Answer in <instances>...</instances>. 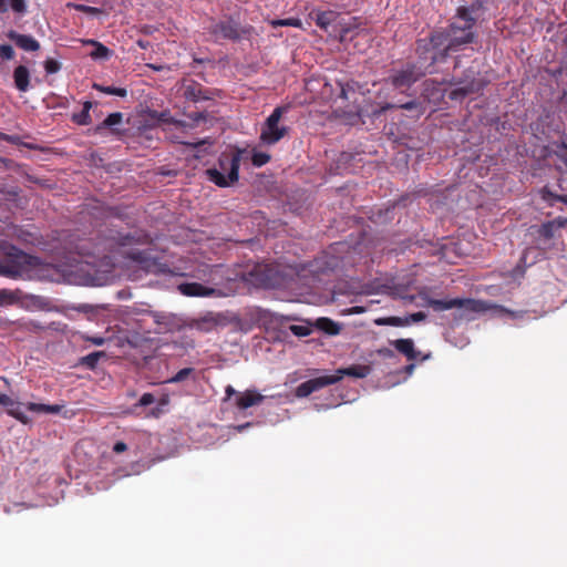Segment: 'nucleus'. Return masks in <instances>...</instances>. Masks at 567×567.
Instances as JSON below:
<instances>
[{"label":"nucleus","instance_id":"2eb2a0df","mask_svg":"<svg viewBox=\"0 0 567 567\" xmlns=\"http://www.w3.org/2000/svg\"><path fill=\"white\" fill-rule=\"evenodd\" d=\"M339 13L333 10H311L309 13V18L315 21L317 27H319L323 31H328L329 27L337 21Z\"/></svg>","mask_w":567,"mask_h":567},{"label":"nucleus","instance_id":"49530a36","mask_svg":"<svg viewBox=\"0 0 567 567\" xmlns=\"http://www.w3.org/2000/svg\"><path fill=\"white\" fill-rule=\"evenodd\" d=\"M394 105L391 104V103H385L384 105L380 106V107H377V109H373L370 113V115L372 117H378L380 116L383 112L390 110V109H393Z\"/></svg>","mask_w":567,"mask_h":567},{"label":"nucleus","instance_id":"f257e3e1","mask_svg":"<svg viewBox=\"0 0 567 567\" xmlns=\"http://www.w3.org/2000/svg\"><path fill=\"white\" fill-rule=\"evenodd\" d=\"M152 237L143 230L123 233L115 228H106L99 237L92 255L103 259H111L112 255L120 254L142 268H150L155 264L152 248L140 249L138 246H150Z\"/></svg>","mask_w":567,"mask_h":567},{"label":"nucleus","instance_id":"72a5a7b5","mask_svg":"<svg viewBox=\"0 0 567 567\" xmlns=\"http://www.w3.org/2000/svg\"><path fill=\"white\" fill-rule=\"evenodd\" d=\"M194 372L193 368H184L181 369L174 377H172L167 382L169 383H178L186 380Z\"/></svg>","mask_w":567,"mask_h":567},{"label":"nucleus","instance_id":"5701e85b","mask_svg":"<svg viewBox=\"0 0 567 567\" xmlns=\"http://www.w3.org/2000/svg\"><path fill=\"white\" fill-rule=\"evenodd\" d=\"M92 107V102L86 101L83 103V109L80 113H75L72 115V121L78 125H89L91 123L90 110Z\"/></svg>","mask_w":567,"mask_h":567},{"label":"nucleus","instance_id":"2f4dec72","mask_svg":"<svg viewBox=\"0 0 567 567\" xmlns=\"http://www.w3.org/2000/svg\"><path fill=\"white\" fill-rule=\"evenodd\" d=\"M540 197L549 206H554L556 202H559L556 197H560V195L553 193L548 187L545 186L540 189Z\"/></svg>","mask_w":567,"mask_h":567},{"label":"nucleus","instance_id":"de8ad7c7","mask_svg":"<svg viewBox=\"0 0 567 567\" xmlns=\"http://www.w3.org/2000/svg\"><path fill=\"white\" fill-rule=\"evenodd\" d=\"M377 353L382 357V358H386V359H392L394 358L395 353L393 350H391L390 348H380L377 350Z\"/></svg>","mask_w":567,"mask_h":567},{"label":"nucleus","instance_id":"603ef678","mask_svg":"<svg viewBox=\"0 0 567 567\" xmlns=\"http://www.w3.org/2000/svg\"><path fill=\"white\" fill-rule=\"evenodd\" d=\"M0 404L4 405V406H12V405H14V402L7 394L0 393Z\"/></svg>","mask_w":567,"mask_h":567},{"label":"nucleus","instance_id":"39448f33","mask_svg":"<svg viewBox=\"0 0 567 567\" xmlns=\"http://www.w3.org/2000/svg\"><path fill=\"white\" fill-rule=\"evenodd\" d=\"M240 161V150L231 153H221L217 165L205 171L207 179L218 187L230 186L239 178Z\"/></svg>","mask_w":567,"mask_h":567},{"label":"nucleus","instance_id":"9b49d317","mask_svg":"<svg viewBox=\"0 0 567 567\" xmlns=\"http://www.w3.org/2000/svg\"><path fill=\"white\" fill-rule=\"evenodd\" d=\"M208 32L217 40L226 39L236 41L240 39V25L231 18L213 21V23L208 27Z\"/></svg>","mask_w":567,"mask_h":567},{"label":"nucleus","instance_id":"b1692460","mask_svg":"<svg viewBox=\"0 0 567 567\" xmlns=\"http://www.w3.org/2000/svg\"><path fill=\"white\" fill-rule=\"evenodd\" d=\"M377 326L405 327L408 326L406 317H383L375 319Z\"/></svg>","mask_w":567,"mask_h":567},{"label":"nucleus","instance_id":"dca6fc26","mask_svg":"<svg viewBox=\"0 0 567 567\" xmlns=\"http://www.w3.org/2000/svg\"><path fill=\"white\" fill-rule=\"evenodd\" d=\"M7 37L11 41H13L17 44V47H19L20 49H22L24 51L34 52V51H38L40 49L39 41H37L31 35L21 34V33L14 31V30H10L7 33Z\"/></svg>","mask_w":567,"mask_h":567},{"label":"nucleus","instance_id":"4468645a","mask_svg":"<svg viewBox=\"0 0 567 567\" xmlns=\"http://www.w3.org/2000/svg\"><path fill=\"white\" fill-rule=\"evenodd\" d=\"M178 291L187 297H210L215 295V289L204 286L199 282H183L177 287Z\"/></svg>","mask_w":567,"mask_h":567},{"label":"nucleus","instance_id":"bb28decb","mask_svg":"<svg viewBox=\"0 0 567 567\" xmlns=\"http://www.w3.org/2000/svg\"><path fill=\"white\" fill-rule=\"evenodd\" d=\"M271 25L274 28L276 27H295V28H302V22L298 18H287V19H279L271 21Z\"/></svg>","mask_w":567,"mask_h":567},{"label":"nucleus","instance_id":"7c9ffc66","mask_svg":"<svg viewBox=\"0 0 567 567\" xmlns=\"http://www.w3.org/2000/svg\"><path fill=\"white\" fill-rule=\"evenodd\" d=\"M270 155L265 152H254L251 156V163L256 167H261L270 161Z\"/></svg>","mask_w":567,"mask_h":567},{"label":"nucleus","instance_id":"f3484780","mask_svg":"<svg viewBox=\"0 0 567 567\" xmlns=\"http://www.w3.org/2000/svg\"><path fill=\"white\" fill-rule=\"evenodd\" d=\"M218 324V320L213 312H208L203 317L193 318L188 321L187 327L200 332H210Z\"/></svg>","mask_w":567,"mask_h":567},{"label":"nucleus","instance_id":"a18cd8bd","mask_svg":"<svg viewBox=\"0 0 567 567\" xmlns=\"http://www.w3.org/2000/svg\"><path fill=\"white\" fill-rule=\"evenodd\" d=\"M425 318H426V315L424 312H422V311L414 312L406 317L408 326L412 322L423 321V320H425Z\"/></svg>","mask_w":567,"mask_h":567},{"label":"nucleus","instance_id":"c9c22d12","mask_svg":"<svg viewBox=\"0 0 567 567\" xmlns=\"http://www.w3.org/2000/svg\"><path fill=\"white\" fill-rule=\"evenodd\" d=\"M44 70L48 74L58 73L61 70V63L52 58H48L44 61Z\"/></svg>","mask_w":567,"mask_h":567},{"label":"nucleus","instance_id":"864d4df0","mask_svg":"<svg viewBox=\"0 0 567 567\" xmlns=\"http://www.w3.org/2000/svg\"><path fill=\"white\" fill-rule=\"evenodd\" d=\"M189 118H192L195 122H199L206 118L205 114L202 112H195L189 114Z\"/></svg>","mask_w":567,"mask_h":567},{"label":"nucleus","instance_id":"6e6552de","mask_svg":"<svg viewBox=\"0 0 567 567\" xmlns=\"http://www.w3.org/2000/svg\"><path fill=\"white\" fill-rule=\"evenodd\" d=\"M427 73L432 74L434 70L417 66L416 63H406L402 69L394 71L389 81L395 89H409Z\"/></svg>","mask_w":567,"mask_h":567},{"label":"nucleus","instance_id":"6e6d98bb","mask_svg":"<svg viewBox=\"0 0 567 567\" xmlns=\"http://www.w3.org/2000/svg\"><path fill=\"white\" fill-rule=\"evenodd\" d=\"M182 144L187 145V146H192L194 148H198L200 145L206 144V141L203 140V141H198V142H182Z\"/></svg>","mask_w":567,"mask_h":567},{"label":"nucleus","instance_id":"3c124183","mask_svg":"<svg viewBox=\"0 0 567 567\" xmlns=\"http://www.w3.org/2000/svg\"><path fill=\"white\" fill-rule=\"evenodd\" d=\"M126 450H127V445L122 441H118L113 445V452L116 454L123 453Z\"/></svg>","mask_w":567,"mask_h":567},{"label":"nucleus","instance_id":"473e14b6","mask_svg":"<svg viewBox=\"0 0 567 567\" xmlns=\"http://www.w3.org/2000/svg\"><path fill=\"white\" fill-rule=\"evenodd\" d=\"M7 412L23 424H28L30 422V419L20 410L19 405L10 406Z\"/></svg>","mask_w":567,"mask_h":567},{"label":"nucleus","instance_id":"37998d69","mask_svg":"<svg viewBox=\"0 0 567 567\" xmlns=\"http://www.w3.org/2000/svg\"><path fill=\"white\" fill-rule=\"evenodd\" d=\"M339 86H340V93H339V97L342 99V100H348L349 99V92L350 91H354L353 86L349 83L347 84H342V83H338Z\"/></svg>","mask_w":567,"mask_h":567},{"label":"nucleus","instance_id":"6ab92c4d","mask_svg":"<svg viewBox=\"0 0 567 567\" xmlns=\"http://www.w3.org/2000/svg\"><path fill=\"white\" fill-rule=\"evenodd\" d=\"M184 96L186 100L192 102L210 99L203 85L195 81L185 86Z\"/></svg>","mask_w":567,"mask_h":567},{"label":"nucleus","instance_id":"4be33fe9","mask_svg":"<svg viewBox=\"0 0 567 567\" xmlns=\"http://www.w3.org/2000/svg\"><path fill=\"white\" fill-rule=\"evenodd\" d=\"M86 43L94 47V50L90 53L94 60H106L112 54V51L99 41L89 40Z\"/></svg>","mask_w":567,"mask_h":567},{"label":"nucleus","instance_id":"5fc2aeb1","mask_svg":"<svg viewBox=\"0 0 567 567\" xmlns=\"http://www.w3.org/2000/svg\"><path fill=\"white\" fill-rule=\"evenodd\" d=\"M225 393H226V399H230L233 395H238L239 394V393H237V391L231 385H227L226 386Z\"/></svg>","mask_w":567,"mask_h":567},{"label":"nucleus","instance_id":"9d476101","mask_svg":"<svg viewBox=\"0 0 567 567\" xmlns=\"http://www.w3.org/2000/svg\"><path fill=\"white\" fill-rule=\"evenodd\" d=\"M12 258L0 260V276L16 278L21 276L25 265H31L32 257L23 251L10 255Z\"/></svg>","mask_w":567,"mask_h":567},{"label":"nucleus","instance_id":"c03bdc74","mask_svg":"<svg viewBox=\"0 0 567 567\" xmlns=\"http://www.w3.org/2000/svg\"><path fill=\"white\" fill-rule=\"evenodd\" d=\"M155 402V398L152 393H144L141 399L138 400V403L136 405L138 406H147Z\"/></svg>","mask_w":567,"mask_h":567},{"label":"nucleus","instance_id":"69168bd1","mask_svg":"<svg viewBox=\"0 0 567 567\" xmlns=\"http://www.w3.org/2000/svg\"><path fill=\"white\" fill-rule=\"evenodd\" d=\"M137 43L142 49H146V44L142 40H140Z\"/></svg>","mask_w":567,"mask_h":567},{"label":"nucleus","instance_id":"a878e982","mask_svg":"<svg viewBox=\"0 0 567 567\" xmlns=\"http://www.w3.org/2000/svg\"><path fill=\"white\" fill-rule=\"evenodd\" d=\"M93 89H95L99 92L109 94V95H116L120 97H125L127 95V90L125 87H115V86H105L102 84H93Z\"/></svg>","mask_w":567,"mask_h":567},{"label":"nucleus","instance_id":"13d9d810","mask_svg":"<svg viewBox=\"0 0 567 567\" xmlns=\"http://www.w3.org/2000/svg\"><path fill=\"white\" fill-rule=\"evenodd\" d=\"M8 143L13 144V145H19L21 143L20 136H18V135H10L9 138H8Z\"/></svg>","mask_w":567,"mask_h":567},{"label":"nucleus","instance_id":"412c9836","mask_svg":"<svg viewBox=\"0 0 567 567\" xmlns=\"http://www.w3.org/2000/svg\"><path fill=\"white\" fill-rule=\"evenodd\" d=\"M315 327L328 336H338L341 331V324L327 317L318 318Z\"/></svg>","mask_w":567,"mask_h":567},{"label":"nucleus","instance_id":"f704fd0d","mask_svg":"<svg viewBox=\"0 0 567 567\" xmlns=\"http://www.w3.org/2000/svg\"><path fill=\"white\" fill-rule=\"evenodd\" d=\"M7 3L16 13L24 14L27 12L25 0H7Z\"/></svg>","mask_w":567,"mask_h":567},{"label":"nucleus","instance_id":"1a4fd4ad","mask_svg":"<svg viewBox=\"0 0 567 567\" xmlns=\"http://www.w3.org/2000/svg\"><path fill=\"white\" fill-rule=\"evenodd\" d=\"M444 45H437L433 42V31L427 38L416 41L417 66L429 68L435 71V64L446 60L435 59L442 52Z\"/></svg>","mask_w":567,"mask_h":567},{"label":"nucleus","instance_id":"393cba45","mask_svg":"<svg viewBox=\"0 0 567 567\" xmlns=\"http://www.w3.org/2000/svg\"><path fill=\"white\" fill-rule=\"evenodd\" d=\"M106 354L104 351H95L92 353H89L85 357H82L80 360V363L87 369H95L101 358H104Z\"/></svg>","mask_w":567,"mask_h":567},{"label":"nucleus","instance_id":"09e8293b","mask_svg":"<svg viewBox=\"0 0 567 567\" xmlns=\"http://www.w3.org/2000/svg\"><path fill=\"white\" fill-rule=\"evenodd\" d=\"M83 339L85 341H89V342L93 343L94 346H103L105 343V338H103V337H89V336H85Z\"/></svg>","mask_w":567,"mask_h":567},{"label":"nucleus","instance_id":"c85d7f7f","mask_svg":"<svg viewBox=\"0 0 567 567\" xmlns=\"http://www.w3.org/2000/svg\"><path fill=\"white\" fill-rule=\"evenodd\" d=\"M556 223L553 220V221H547L545 224H543L539 229H538V234L540 237H543L544 239H551L554 237V231L556 229Z\"/></svg>","mask_w":567,"mask_h":567},{"label":"nucleus","instance_id":"cd10ccee","mask_svg":"<svg viewBox=\"0 0 567 567\" xmlns=\"http://www.w3.org/2000/svg\"><path fill=\"white\" fill-rule=\"evenodd\" d=\"M408 290V287H402L400 285H395L392 287V295L394 297H398L404 301H408V302H413L415 300V296L413 295H409L406 292Z\"/></svg>","mask_w":567,"mask_h":567},{"label":"nucleus","instance_id":"bf43d9fd","mask_svg":"<svg viewBox=\"0 0 567 567\" xmlns=\"http://www.w3.org/2000/svg\"><path fill=\"white\" fill-rule=\"evenodd\" d=\"M9 9V6L7 3V0H0V12H7Z\"/></svg>","mask_w":567,"mask_h":567},{"label":"nucleus","instance_id":"20e7f679","mask_svg":"<svg viewBox=\"0 0 567 567\" xmlns=\"http://www.w3.org/2000/svg\"><path fill=\"white\" fill-rule=\"evenodd\" d=\"M370 372L371 368L365 364H353L348 368H341L338 369L333 374L320 375L300 383L296 389V395L298 398H306L328 385L338 383L343 379V377L363 379L368 377Z\"/></svg>","mask_w":567,"mask_h":567},{"label":"nucleus","instance_id":"ea45409f","mask_svg":"<svg viewBox=\"0 0 567 567\" xmlns=\"http://www.w3.org/2000/svg\"><path fill=\"white\" fill-rule=\"evenodd\" d=\"M290 331L297 337H307L311 332L309 327L299 324L290 326Z\"/></svg>","mask_w":567,"mask_h":567},{"label":"nucleus","instance_id":"c756f323","mask_svg":"<svg viewBox=\"0 0 567 567\" xmlns=\"http://www.w3.org/2000/svg\"><path fill=\"white\" fill-rule=\"evenodd\" d=\"M18 301L17 295L8 289H0V306L13 305Z\"/></svg>","mask_w":567,"mask_h":567},{"label":"nucleus","instance_id":"f03ea898","mask_svg":"<svg viewBox=\"0 0 567 567\" xmlns=\"http://www.w3.org/2000/svg\"><path fill=\"white\" fill-rule=\"evenodd\" d=\"M476 19L467 7H460L456 16L446 28L433 30V42L444 45L435 59L446 60L452 52L458 51L463 45L474 42Z\"/></svg>","mask_w":567,"mask_h":567},{"label":"nucleus","instance_id":"58836bf2","mask_svg":"<svg viewBox=\"0 0 567 567\" xmlns=\"http://www.w3.org/2000/svg\"><path fill=\"white\" fill-rule=\"evenodd\" d=\"M0 58L4 61H10L14 58V50L9 44L0 45Z\"/></svg>","mask_w":567,"mask_h":567},{"label":"nucleus","instance_id":"8fccbe9b","mask_svg":"<svg viewBox=\"0 0 567 567\" xmlns=\"http://www.w3.org/2000/svg\"><path fill=\"white\" fill-rule=\"evenodd\" d=\"M63 405L59 404H47V414H58L61 412Z\"/></svg>","mask_w":567,"mask_h":567},{"label":"nucleus","instance_id":"7ed1b4c3","mask_svg":"<svg viewBox=\"0 0 567 567\" xmlns=\"http://www.w3.org/2000/svg\"><path fill=\"white\" fill-rule=\"evenodd\" d=\"M426 305L431 307L434 311H444L453 308L463 309L467 312H485L489 309H496L498 312L509 316L513 319L523 318L526 311L518 310L513 311L503 306L492 305L486 301L475 300L471 298H453V299H433L426 298Z\"/></svg>","mask_w":567,"mask_h":567},{"label":"nucleus","instance_id":"0e129e2a","mask_svg":"<svg viewBox=\"0 0 567 567\" xmlns=\"http://www.w3.org/2000/svg\"><path fill=\"white\" fill-rule=\"evenodd\" d=\"M193 62H194V63L202 64V63H204V62H205V60H204V59H199V58H194V59H193Z\"/></svg>","mask_w":567,"mask_h":567},{"label":"nucleus","instance_id":"f8f14e48","mask_svg":"<svg viewBox=\"0 0 567 567\" xmlns=\"http://www.w3.org/2000/svg\"><path fill=\"white\" fill-rule=\"evenodd\" d=\"M390 343H391V346L394 347V349L399 353L404 355L406 358V360L410 362L417 361V360L425 361V360L430 359V357H431V353L422 354V352L415 348L414 341L410 338L396 339V340L390 341Z\"/></svg>","mask_w":567,"mask_h":567},{"label":"nucleus","instance_id":"4d7b16f0","mask_svg":"<svg viewBox=\"0 0 567 567\" xmlns=\"http://www.w3.org/2000/svg\"><path fill=\"white\" fill-rule=\"evenodd\" d=\"M416 106H417V103H416V102H414V101L406 102V103H404V104L400 105V107H401V109H403V110H413V109H415Z\"/></svg>","mask_w":567,"mask_h":567},{"label":"nucleus","instance_id":"052dcab7","mask_svg":"<svg viewBox=\"0 0 567 567\" xmlns=\"http://www.w3.org/2000/svg\"><path fill=\"white\" fill-rule=\"evenodd\" d=\"M414 369H415V364L413 362H411L410 364H408L405 367V372L411 374L414 371Z\"/></svg>","mask_w":567,"mask_h":567},{"label":"nucleus","instance_id":"423d86ee","mask_svg":"<svg viewBox=\"0 0 567 567\" xmlns=\"http://www.w3.org/2000/svg\"><path fill=\"white\" fill-rule=\"evenodd\" d=\"M450 84L455 87L450 91L449 97L453 101H461L468 95L480 93L487 82L477 70L471 66L463 72L462 76H454Z\"/></svg>","mask_w":567,"mask_h":567},{"label":"nucleus","instance_id":"0eeeda50","mask_svg":"<svg viewBox=\"0 0 567 567\" xmlns=\"http://www.w3.org/2000/svg\"><path fill=\"white\" fill-rule=\"evenodd\" d=\"M288 106H277L266 118L260 130V143L267 146L277 144L288 134V126L280 125V120L288 112Z\"/></svg>","mask_w":567,"mask_h":567},{"label":"nucleus","instance_id":"e2e57ef3","mask_svg":"<svg viewBox=\"0 0 567 567\" xmlns=\"http://www.w3.org/2000/svg\"><path fill=\"white\" fill-rule=\"evenodd\" d=\"M559 202L567 205V195H560V197H556Z\"/></svg>","mask_w":567,"mask_h":567},{"label":"nucleus","instance_id":"a211bd4d","mask_svg":"<svg viewBox=\"0 0 567 567\" xmlns=\"http://www.w3.org/2000/svg\"><path fill=\"white\" fill-rule=\"evenodd\" d=\"M265 398V395L258 393L255 390H247L237 395L235 404L239 410H246L250 406L260 404Z\"/></svg>","mask_w":567,"mask_h":567},{"label":"nucleus","instance_id":"4c0bfd02","mask_svg":"<svg viewBox=\"0 0 567 567\" xmlns=\"http://www.w3.org/2000/svg\"><path fill=\"white\" fill-rule=\"evenodd\" d=\"M72 7L76 11H80V12H83V13H86V14H91V16H97V14L102 13V10L100 8L90 7V6H86V4H72Z\"/></svg>","mask_w":567,"mask_h":567},{"label":"nucleus","instance_id":"680f3d73","mask_svg":"<svg viewBox=\"0 0 567 567\" xmlns=\"http://www.w3.org/2000/svg\"><path fill=\"white\" fill-rule=\"evenodd\" d=\"M9 136H10L9 134L0 132V141L8 142Z\"/></svg>","mask_w":567,"mask_h":567},{"label":"nucleus","instance_id":"ddd939ff","mask_svg":"<svg viewBox=\"0 0 567 567\" xmlns=\"http://www.w3.org/2000/svg\"><path fill=\"white\" fill-rule=\"evenodd\" d=\"M122 122L123 113L114 112L109 114L102 123L93 128V131L95 134H104L105 130H110L111 134L120 136L123 134V131L117 128V125H120Z\"/></svg>","mask_w":567,"mask_h":567},{"label":"nucleus","instance_id":"a19ab883","mask_svg":"<svg viewBox=\"0 0 567 567\" xmlns=\"http://www.w3.org/2000/svg\"><path fill=\"white\" fill-rule=\"evenodd\" d=\"M532 250V248H526L524 251H523V255L519 259V262L517 264V266L515 267L514 271L516 274H519V275H523L524 271H525V267H526V260H527V255L528 252Z\"/></svg>","mask_w":567,"mask_h":567},{"label":"nucleus","instance_id":"79ce46f5","mask_svg":"<svg viewBox=\"0 0 567 567\" xmlns=\"http://www.w3.org/2000/svg\"><path fill=\"white\" fill-rule=\"evenodd\" d=\"M27 410L34 413H47V404L29 402L25 405Z\"/></svg>","mask_w":567,"mask_h":567},{"label":"nucleus","instance_id":"aec40b11","mask_svg":"<svg viewBox=\"0 0 567 567\" xmlns=\"http://www.w3.org/2000/svg\"><path fill=\"white\" fill-rule=\"evenodd\" d=\"M14 85L20 92H27L30 89V72L27 66L19 65L13 71Z\"/></svg>","mask_w":567,"mask_h":567},{"label":"nucleus","instance_id":"e433bc0d","mask_svg":"<svg viewBox=\"0 0 567 567\" xmlns=\"http://www.w3.org/2000/svg\"><path fill=\"white\" fill-rule=\"evenodd\" d=\"M152 117L156 118L158 122L183 125L182 122L173 120L167 111L161 113L153 112Z\"/></svg>","mask_w":567,"mask_h":567}]
</instances>
